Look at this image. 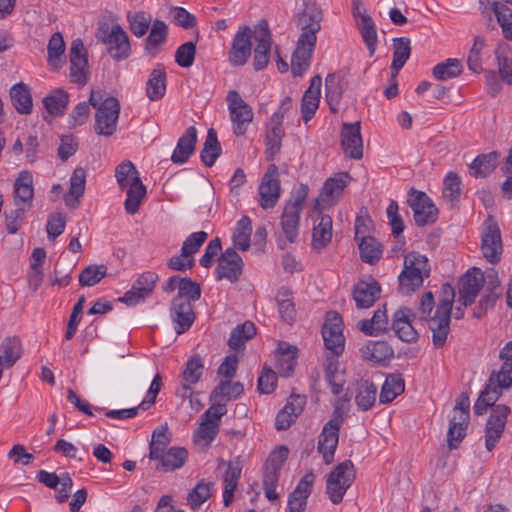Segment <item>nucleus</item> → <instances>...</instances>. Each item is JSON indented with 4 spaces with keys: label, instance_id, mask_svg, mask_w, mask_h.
Masks as SVG:
<instances>
[{
    "label": "nucleus",
    "instance_id": "obj_7",
    "mask_svg": "<svg viewBox=\"0 0 512 512\" xmlns=\"http://www.w3.org/2000/svg\"><path fill=\"white\" fill-rule=\"evenodd\" d=\"M226 101L233 126V133L236 136H242L247 132L249 124L253 121V109L241 98L236 90H231L227 93Z\"/></svg>",
    "mask_w": 512,
    "mask_h": 512
},
{
    "label": "nucleus",
    "instance_id": "obj_40",
    "mask_svg": "<svg viewBox=\"0 0 512 512\" xmlns=\"http://www.w3.org/2000/svg\"><path fill=\"white\" fill-rule=\"evenodd\" d=\"M388 318L386 305L378 308L371 319H364L358 323V328L361 332L370 336H377L381 332L387 330Z\"/></svg>",
    "mask_w": 512,
    "mask_h": 512
},
{
    "label": "nucleus",
    "instance_id": "obj_22",
    "mask_svg": "<svg viewBox=\"0 0 512 512\" xmlns=\"http://www.w3.org/2000/svg\"><path fill=\"white\" fill-rule=\"evenodd\" d=\"M149 458L155 462V469L172 472L181 468L187 458V450H149Z\"/></svg>",
    "mask_w": 512,
    "mask_h": 512
},
{
    "label": "nucleus",
    "instance_id": "obj_27",
    "mask_svg": "<svg viewBox=\"0 0 512 512\" xmlns=\"http://www.w3.org/2000/svg\"><path fill=\"white\" fill-rule=\"evenodd\" d=\"M221 464L227 465V470L224 474V490H223V504L225 507L231 505L233 501L234 491L237 488L239 478L241 476L244 461L238 457L234 460L225 462L221 461Z\"/></svg>",
    "mask_w": 512,
    "mask_h": 512
},
{
    "label": "nucleus",
    "instance_id": "obj_36",
    "mask_svg": "<svg viewBox=\"0 0 512 512\" xmlns=\"http://www.w3.org/2000/svg\"><path fill=\"white\" fill-rule=\"evenodd\" d=\"M166 71L162 64H158L150 73L146 83V95L151 101H158L166 92Z\"/></svg>",
    "mask_w": 512,
    "mask_h": 512
},
{
    "label": "nucleus",
    "instance_id": "obj_59",
    "mask_svg": "<svg viewBox=\"0 0 512 512\" xmlns=\"http://www.w3.org/2000/svg\"><path fill=\"white\" fill-rule=\"evenodd\" d=\"M500 358L503 360V365L497 374H492L494 383L497 390L500 392L502 389H507L512 386V355H504L500 351Z\"/></svg>",
    "mask_w": 512,
    "mask_h": 512
},
{
    "label": "nucleus",
    "instance_id": "obj_30",
    "mask_svg": "<svg viewBox=\"0 0 512 512\" xmlns=\"http://www.w3.org/2000/svg\"><path fill=\"white\" fill-rule=\"evenodd\" d=\"M197 143V130L194 126L188 127L178 139L176 148L171 156L175 164H184L194 153Z\"/></svg>",
    "mask_w": 512,
    "mask_h": 512
},
{
    "label": "nucleus",
    "instance_id": "obj_33",
    "mask_svg": "<svg viewBox=\"0 0 512 512\" xmlns=\"http://www.w3.org/2000/svg\"><path fill=\"white\" fill-rule=\"evenodd\" d=\"M86 186V171L82 167L74 169L70 177V187L68 193L64 196V201L67 207L71 209L78 208L80 198L85 192Z\"/></svg>",
    "mask_w": 512,
    "mask_h": 512
},
{
    "label": "nucleus",
    "instance_id": "obj_20",
    "mask_svg": "<svg viewBox=\"0 0 512 512\" xmlns=\"http://www.w3.org/2000/svg\"><path fill=\"white\" fill-rule=\"evenodd\" d=\"M70 77L72 82L84 85L87 82L88 59L81 39H75L70 47Z\"/></svg>",
    "mask_w": 512,
    "mask_h": 512
},
{
    "label": "nucleus",
    "instance_id": "obj_48",
    "mask_svg": "<svg viewBox=\"0 0 512 512\" xmlns=\"http://www.w3.org/2000/svg\"><path fill=\"white\" fill-rule=\"evenodd\" d=\"M500 391L494 383V377L490 376L489 382L485 389L480 393L477 401L474 404L473 410L476 415H482L486 412L487 408L493 406L500 396Z\"/></svg>",
    "mask_w": 512,
    "mask_h": 512
},
{
    "label": "nucleus",
    "instance_id": "obj_8",
    "mask_svg": "<svg viewBox=\"0 0 512 512\" xmlns=\"http://www.w3.org/2000/svg\"><path fill=\"white\" fill-rule=\"evenodd\" d=\"M120 114V104L117 98L107 97L98 106L95 113L94 129L98 135L111 136L116 131Z\"/></svg>",
    "mask_w": 512,
    "mask_h": 512
},
{
    "label": "nucleus",
    "instance_id": "obj_39",
    "mask_svg": "<svg viewBox=\"0 0 512 512\" xmlns=\"http://www.w3.org/2000/svg\"><path fill=\"white\" fill-rule=\"evenodd\" d=\"M499 156L497 151L478 155L469 166L470 175L475 178L487 177L497 167Z\"/></svg>",
    "mask_w": 512,
    "mask_h": 512
},
{
    "label": "nucleus",
    "instance_id": "obj_3",
    "mask_svg": "<svg viewBox=\"0 0 512 512\" xmlns=\"http://www.w3.org/2000/svg\"><path fill=\"white\" fill-rule=\"evenodd\" d=\"M115 177L120 189L126 190L125 210L128 214L134 215L146 196V187L130 161L122 162L116 167Z\"/></svg>",
    "mask_w": 512,
    "mask_h": 512
},
{
    "label": "nucleus",
    "instance_id": "obj_54",
    "mask_svg": "<svg viewBox=\"0 0 512 512\" xmlns=\"http://www.w3.org/2000/svg\"><path fill=\"white\" fill-rule=\"evenodd\" d=\"M243 391L244 387L241 382L223 380L215 387L211 394V398L229 401L240 397Z\"/></svg>",
    "mask_w": 512,
    "mask_h": 512
},
{
    "label": "nucleus",
    "instance_id": "obj_47",
    "mask_svg": "<svg viewBox=\"0 0 512 512\" xmlns=\"http://www.w3.org/2000/svg\"><path fill=\"white\" fill-rule=\"evenodd\" d=\"M276 301L281 319L287 324H292L296 320L292 292L287 288H281L276 295Z\"/></svg>",
    "mask_w": 512,
    "mask_h": 512
},
{
    "label": "nucleus",
    "instance_id": "obj_38",
    "mask_svg": "<svg viewBox=\"0 0 512 512\" xmlns=\"http://www.w3.org/2000/svg\"><path fill=\"white\" fill-rule=\"evenodd\" d=\"M377 396V386L366 379H361L355 383V402L362 411L370 410Z\"/></svg>",
    "mask_w": 512,
    "mask_h": 512
},
{
    "label": "nucleus",
    "instance_id": "obj_25",
    "mask_svg": "<svg viewBox=\"0 0 512 512\" xmlns=\"http://www.w3.org/2000/svg\"><path fill=\"white\" fill-rule=\"evenodd\" d=\"M34 188L31 172L23 170L14 182V204L27 210L33 205Z\"/></svg>",
    "mask_w": 512,
    "mask_h": 512
},
{
    "label": "nucleus",
    "instance_id": "obj_53",
    "mask_svg": "<svg viewBox=\"0 0 512 512\" xmlns=\"http://www.w3.org/2000/svg\"><path fill=\"white\" fill-rule=\"evenodd\" d=\"M127 21L130 31L137 38L143 37L153 23L152 16L144 11L128 12Z\"/></svg>",
    "mask_w": 512,
    "mask_h": 512
},
{
    "label": "nucleus",
    "instance_id": "obj_12",
    "mask_svg": "<svg viewBox=\"0 0 512 512\" xmlns=\"http://www.w3.org/2000/svg\"><path fill=\"white\" fill-rule=\"evenodd\" d=\"M481 251L484 258L491 264H496L501 259L503 251L501 233L498 224L492 219L485 222Z\"/></svg>",
    "mask_w": 512,
    "mask_h": 512
},
{
    "label": "nucleus",
    "instance_id": "obj_17",
    "mask_svg": "<svg viewBox=\"0 0 512 512\" xmlns=\"http://www.w3.org/2000/svg\"><path fill=\"white\" fill-rule=\"evenodd\" d=\"M315 475L312 470L306 472L294 490L289 493L287 500L288 512H304L307 501L312 493Z\"/></svg>",
    "mask_w": 512,
    "mask_h": 512
},
{
    "label": "nucleus",
    "instance_id": "obj_19",
    "mask_svg": "<svg viewBox=\"0 0 512 512\" xmlns=\"http://www.w3.org/2000/svg\"><path fill=\"white\" fill-rule=\"evenodd\" d=\"M243 260L234 248H227L218 259L216 275L218 280L227 279L230 282H236L243 269Z\"/></svg>",
    "mask_w": 512,
    "mask_h": 512
},
{
    "label": "nucleus",
    "instance_id": "obj_2",
    "mask_svg": "<svg viewBox=\"0 0 512 512\" xmlns=\"http://www.w3.org/2000/svg\"><path fill=\"white\" fill-rule=\"evenodd\" d=\"M443 297L439 300L434 316L430 314L434 308V296L432 292H426L422 295L418 313L421 319L428 321V327L432 332V342L435 348H441L445 345L450 332V321L455 290L449 283L442 285Z\"/></svg>",
    "mask_w": 512,
    "mask_h": 512
},
{
    "label": "nucleus",
    "instance_id": "obj_24",
    "mask_svg": "<svg viewBox=\"0 0 512 512\" xmlns=\"http://www.w3.org/2000/svg\"><path fill=\"white\" fill-rule=\"evenodd\" d=\"M306 397L299 394H291L285 406L278 412L275 419V427L277 430L288 429L295 421L298 415L304 409Z\"/></svg>",
    "mask_w": 512,
    "mask_h": 512
},
{
    "label": "nucleus",
    "instance_id": "obj_14",
    "mask_svg": "<svg viewBox=\"0 0 512 512\" xmlns=\"http://www.w3.org/2000/svg\"><path fill=\"white\" fill-rule=\"evenodd\" d=\"M253 31L249 26H242L233 37L229 51V62L233 66L244 65L251 56Z\"/></svg>",
    "mask_w": 512,
    "mask_h": 512
},
{
    "label": "nucleus",
    "instance_id": "obj_21",
    "mask_svg": "<svg viewBox=\"0 0 512 512\" xmlns=\"http://www.w3.org/2000/svg\"><path fill=\"white\" fill-rule=\"evenodd\" d=\"M348 177V173H339L337 176L326 180L319 197L316 199L315 208L323 210L335 204L347 186Z\"/></svg>",
    "mask_w": 512,
    "mask_h": 512
},
{
    "label": "nucleus",
    "instance_id": "obj_15",
    "mask_svg": "<svg viewBox=\"0 0 512 512\" xmlns=\"http://www.w3.org/2000/svg\"><path fill=\"white\" fill-rule=\"evenodd\" d=\"M361 124L343 123L341 128V146L344 154L355 160L363 157V140L361 136Z\"/></svg>",
    "mask_w": 512,
    "mask_h": 512
},
{
    "label": "nucleus",
    "instance_id": "obj_35",
    "mask_svg": "<svg viewBox=\"0 0 512 512\" xmlns=\"http://www.w3.org/2000/svg\"><path fill=\"white\" fill-rule=\"evenodd\" d=\"M285 135L282 123L274 122L270 119L266 127V159L268 161L273 160L274 157L280 152L282 146V139Z\"/></svg>",
    "mask_w": 512,
    "mask_h": 512
},
{
    "label": "nucleus",
    "instance_id": "obj_9",
    "mask_svg": "<svg viewBox=\"0 0 512 512\" xmlns=\"http://www.w3.org/2000/svg\"><path fill=\"white\" fill-rule=\"evenodd\" d=\"M253 37L256 42L253 66L260 71L268 65L271 54L272 34L267 20L262 19L254 26Z\"/></svg>",
    "mask_w": 512,
    "mask_h": 512
},
{
    "label": "nucleus",
    "instance_id": "obj_51",
    "mask_svg": "<svg viewBox=\"0 0 512 512\" xmlns=\"http://www.w3.org/2000/svg\"><path fill=\"white\" fill-rule=\"evenodd\" d=\"M2 363L6 368L12 367L21 357V342L16 337H7L0 344Z\"/></svg>",
    "mask_w": 512,
    "mask_h": 512
},
{
    "label": "nucleus",
    "instance_id": "obj_41",
    "mask_svg": "<svg viewBox=\"0 0 512 512\" xmlns=\"http://www.w3.org/2000/svg\"><path fill=\"white\" fill-rule=\"evenodd\" d=\"M393 60L391 64V77L395 79L401 68L410 57V39L406 37L393 39Z\"/></svg>",
    "mask_w": 512,
    "mask_h": 512
},
{
    "label": "nucleus",
    "instance_id": "obj_43",
    "mask_svg": "<svg viewBox=\"0 0 512 512\" xmlns=\"http://www.w3.org/2000/svg\"><path fill=\"white\" fill-rule=\"evenodd\" d=\"M11 102L18 113L30 114L33 103L28 87L20 82L13 85L10 89Z\"/></svg>",
    "mask_w": 512,
    "mask_h": 512
},
{
    "label": "nucleus",
    "instance_id": "obj_45",
    "mask_svg": "<svg viewBox=\"0 0 512 512\" xmlns=\"http://www.w3.org/2000/svg\"><path fill=\"white\" fill-rule=\"evenodd\" d=\"M332 238V218L329 215H321L319 222L313 228L312 246L321 250L328 245Z\"/></svg>",
    "mask_w": 512,
    "mask_h": 512
},
{
    "label": "nucleus",
    "instance_id": "obj_18",
    "mask_svg": "<svg viewBox=\"0 0 512 512\" xmlns=\"http://www.w3.org/2000/svg\"><path fill=\"white\" fill-rule=\"evenodd\" d=\"M510 408L506 405H497L493 408L485 430L486 448H494L503 434Z\"/></svg>",
    "mask_w": 512,
    "mask_h": 512
},
{
    "label": "nucleus",
    "instance_id": "obj_4",
    "mask_svg": "<svg viewBox=\"0 0 512 512\" xmlns=\"http://www.w3.org/2000/svg\"><path fill=\"white\" fill-rule=\"evenodd\" d=\"M430 275L428 258L418 252H410L404 258V267L398 276V290L401 294L409 295L423 285L425 278Z\"/></svg>",
    "mask_w": 512,
    "mask_h": 512
},
{
    "label": "nucleus",
    "instance_id": "obj_1",
    "mask_svg": "<svg viewBox=\"0 0 512 512\" xmlns=\"http://www.w3.org/2000/svg\"><path fill=\"white\" fill-rule=\"evenodd\" d=\"M303 6L295 17L296 27L301 31L291 59V72L295 77H301L310 66L323 20V12L314 1L304 0Z\"/></svg>",
    "mask_w": 512,
    "mask_h": 512
},
{
    "label": "nucleus",
    "instance_id": "obj_10",
    "mask_svg": "<svg viewBox=\"0 0 512 512\" xmlns=\"http://www.w3.org/2000/svg\"><path fill=\"white\" fill-rule=\"evenodd\" d=\"M408 203L418 226L432 224L437 220L438 209L426 193L411 188Z\"/></svg>",
    "mask_w": 512,
    "mask_h": 512
},
{
    "label": "nucleus",
    "instance_id": "obj_31",
    "mask_svg": "<svg viewBox=\"0 0 512 512\" xmlns=\"http://www.w3.org/2000/svg\"><path fill=\"white\" fill-rule=\"evenodd\" d=\"M411 310L403 307L398 309L392 319V329L396 336L404 342H413L417 339L418 333L410 320Z\"/></svg>",
    "mask_w": 512,
    "mask_h": 512
},
{
    "label": "nucleus",
    "instance_id": "obj_56",
    "mask_svg": "<svg viewBox=\"0 0 512 512\" xmlns=\"http://www.w3.org/2000/svg\"><path fill=\"white\" fill-rule=\"evenodd\" d=\"M492 12L502 29L504 38L512 40V10L505 4L494 1L492 3Z\"/></svg>",
    "mask_w": 512,
    "mask_h": 512
},
{
    "label": "nucleus",
    "instance_id": "obj_61",
    "mask_svg": "<svg viewBox=\"0 0 512 512\" xmlns=\"http://www.w3.org/2000/svg\"><path fill=\"white\" fill-rule=\"evenodd\" d=\"M107 275V267L101 265H89L82 270L79 275V284L81 286H94L98 284Z\"/></svg>",
    "mask_w": 512,
    "mask_h": 512
},
{
    "label": "nucleus",
    "instance_id": "obj_60",
    "mask_svg": "<svg viewBox=\"0 0 512 512\" xmlns=\"http://www.w3.org/2000/svg\"><path fill=\"white\" fill-rule=\"evenodd\" d=\"M212 486V482H206L204 479L197 483L187 496V503L191 509H198L211 496Z\"/></svg>",
    "mask_w": 512,
    "mask_h": 512
},
{
    "label": "nucleus",
    "instance_id": "obj_46",
    "mask_svg": "<svg viewBox=\"0 0 512 512\" xmlns=\"http://www.w3.org/2000/svg\"><path fill=\"white\" fill-rule=\"evenodd\" d=\"M221 152L222 149L217 138V133L213 128H210L200 153L201 161L207 167H211L221 155Z\"/></svg>",
    "mask_w": 512,
    "mask_h": 512
},
{
    "label": "nucleus",
    "instance_id": "obj_32",
    "mask_svg": "<svg viewBox=\"0 0 512 512\" xmlns=\"http://www.w3.org/2000/svg\"><path fill=\"white\" fill-rule=\"evenodd\" d=\"M148 31L149 34L145 40L144 51L147 55L154 57L167 41L168 26L164 21L156 19Z\"/></svg>",
    "mask_w": 512,
    "mask_h": 512
},
{
    "label": "nucleus",
    "instance_id": "obj_28",
    "mask_svg": "<svg viewBox=\"0 0 512 512\" xmlns=\"http://www.w3.org/2000/svg\"><path fill=\"white\" fill-rule=\"evenodd\" d=\"M348 81L341 75L330 73L325 79V97L332 113H337Z\"/></svg>",
    "mask_w": 512,
    "mask_h": 512
},
{
    "label": "nucleus",
    "instance_id": "obj_26",
    "mask_svg": "<svg viewBox=\"0 0 512 512\" xmlns=\"http://www.w3.org/2000/svg\"><path fill=\"white\" fill-rule=\"evenodd\" d=\"M380 293L381 287L376 280H361L354 286L352 296L358 309H367L373 306Z\"/></svg>",
    "mask_w": 512,
    "mask_h": 512
},
{
    "label": "nucleus",
    "instance_id": "obj_5",
    "mask_svg": "<svg viewBox=\"0 0 512 512\" xmlns=\"http://www.w3.org/2000/svg\"><path fill=\"white\" fill-rule=\"evenodd\" d=\"M97 39L107 46V52L115 61H122L130 56L131 48L128 34L119 24L111 27L107 25L99 27Z\"/></svg>",
    "mask_w": 512,
    "mask_h": 512
},
{
    "label": "nucleus",
    "instance_id": "obj_52",
    "mask_svg": "<svg viewBox=\"0 0 512 512\" xmlns=\"http://www.w3.org/2000/svg\"><path fill=\"white\" fill-rule=\"evenodd\" d=\"M255 334V325L250 321H246L243 324L237 325L231 331L228 339V345L231 349L238 350L244 345L245 341L253 338Z\"/></svg>",
    "mask_w": 512,
    "mask_h": 512
},
{
    "label": "nucleus",
    "instance_id": "obj_34",
    "mask_svg": "<svg viewBox=\"0 0 512 512\" xmlns=\"http://www.w3.org/2000/svg\"><path fill=\"white\" fill-rule=\"evenodd\" d=\"M301 212L300 208H295L294 205L284 206L280 225L282 232L289 243H294L297 240Z\"/></svg>",
    "mask_w": 512,
    "mask_h": 512
},
{
    "label": "nucleus",
    "instance_id": "obj_13",
    "mask_svg": "<svg viewBox=\"0 0 512 512\" xmlns=\"http://www.w3.org/2000/svg\"><path fill=\"white\" fill-rule=\"evenodd\" d=\"M260 206L263 209L273 208L280 197V181L278 179V168L275 164L268 167L259 185Z\"/></svg>",
    "mask_w": 512,
    "mask_h": 512
},
{
    "label": "nucleus",
    "instance_id": "obj_6",
    "mask_svg": "<svg viewBox=\"0 0 512 512\" xmlns=\"http://www.w3.org/2000/svg\"><path fill=\"white\" fill-rule=\"evenodd\" d=\"M288 451L289 450H272L264 463L262 488L265 497L271 502H275L279 499L276 488L279 484L281 469L288 458Z\"/></svg>",
    "mask_w": 512,
    "mask_h": 512
},
{
    "label": "nucleus",
    "instance_id": "obj_58",
    "mask_svg": "<svg viewBox=\"0 0 512 512\" xmlns=\"http://www.w3.org/2000/svg\"><path fill=\"white\" fill-rule=\"evenodd\" d=\"M462 72V65L458 59L449 58L438 63L432 70L433 76L441 81L458 77Z\"/></svg>",
    "mask_w": 512,
    "mask_h": 512
},
{
    "label": "nucleus",
    "instance_id": "obj_11",
    "mask_svg": "<svg viewBox=\"0 0 512 512\" xmlns=\"http://www.w3.org/2000/svg\"><path fill=\"white\" fill-rule=\"evenodd\" d=\"M322 336L326 349L330 350L333 356H338L343 352L345 343L343 322L337 312L330 311L327 313L322 327Z\"/></svg>",
    "mask_w": 512,
    "mask_h": 512
},
{
    "label": "nucleus",
    "instance_id": "obj_42",
    "mask_svg": "<svg viewBox=\"0 0 512 512\" xmlns=\"http://www.w3.org/2000/svg\"><path fill=\"white\" fill-rule=\"evenodd\" d=\"M325 378L330 386L331 392L338 395L342 392L345 384L344 372L339 369V362L335 356L327 357L325 361Z\"/></svg>",
    "mask_w": 512,
    "mask_h": 512
},
{
    "label": "nucleus",
    "instance_id": "obj_63",
    "mask_svg": "<svg viewBox=\"0 0 512 512\" xmlns=\"http://www.w3.org/2000/svg\"><path fill=\"white\" fill-rule=\"evenodd\" d=\"M204 370L203 360L200 355H193L185 365V369L182 372L184 382L189 384H196Z\"/></svg>",
    "mask_w": 512,
    "mask_h": 512
},
{
    "label": "nucleus",
    "instance_id": "obj_29",
    "mask_svg": "<svg viewBox=\"0 0 512 512\" xmlns=\"http://www.w3.org/2000/svg\"><path fill=\"white\" fill-rule=\"evenodd\" d=\"M321 85V76L315 75L310 81L309 88L304 92L301 102V114L305 123L314 117L316 110L318 109Z\"/></svg>",
    "mask_w": 512,
    "mask_h": 512
},
{
    "label": "nucleus",
    "instance_id": "obj_23",
    "mask_svg": "<svg viewBox=\"0 0 512 512\" xmlns=\"http://www.w3.org/2000/svg\"><path fill=\"white\" fill-rule=\"evenodd\" d=\"M170 316L176 324L177 334L187 331L195 320L192 303L189 300H182L180 297H174L171 301Z\"/></svg>",
    "mask_w": 512,
    "mask_h": 512
},
{
    "label": "nucleus",
    "instance_id": "obj_64",
    "mask_svg": "<svg viewBox=\"0 0 512 512\" xmlns=\"http://www.w3.org/2000/svg\"><path fill=\"white\" fill-rule=\"evenodd\" d=\"M195 55L196 42H185L176 49L175 62L182 68H189L194 63Z\"/></svg>",
    "mask_w": 512,
    "mask_h": 512
},
{
    "label": "nucleus",
    "instance_id": "obj_49",
    "mask_svg": "<svg viewBox=\"0 0 512 512\" xmlns=\"http://www.w3.org/2000/svg\"><path fill=\"white\" fill-rule=\"evenodd\" d=\"M357 26L363 41L365 42L367 49L372 56L376 50L377 31L373 19L366 13V10H364L363 14H361V19Z\"/></svg>",
    "mask_w": 512,
    "mask_h": 512
},
{
    "label": "nucleus",
    "instance_id": "obj_16",
    "mask_svg": "<svg viewBox=\"0 0 512 512\" xmlns=\"http://www.w3.org/2000/svg\"><path fill=\"white\" fill-rule=\"evenodd\" d=\"M484 285V274L476 267L470 268L460 280L459 299L462 306L474 303Z\"/></svg>",
    "mask_w": 512,
    "mask_h": 512
},
{
    "label": "nucleus",
    "instance_id": "obj_57",
    "mask_svg": "<svg viewBox=\"0 0 512 512\" xmlns=\"http://www.w3.org/2000/svg\"><path fill=\"white\" fill-rule=\"evenodd\" d=\"M443 198L452 206L461 196V178L455 172H449L443 180Z\"/></svg>",
    "mask_w": 512,
    "mask_h": 512
},
{
    "label": "nucleus",
    "instance_id": "obj_62",
    "mask_svg": "<svg viewBox=\"0 0 512 512\" xmlns=\"http://www.w3.org/2000/svg\"><path fill=\"white\" fill-rule=\"evenodd\" d=\"M351 486V478L348 477L346 481L340 482L339 480H336L329 476H327L326 480V493L329 496V499L333 504H339L342 502L343 497L348 490V488Z\"/></svg>",
    "mask_w": 512,
    "mask_h": 512
},
{
    "label": "nucleus",
    "instance_id": "obj_44",
    "mask_svg": "<svg viewBox=\"0 0 512 512\" xmlns=\"http://www.w3.org/2000/svg\"><path fill=\"white\" fill-rule=\"evenodd\" d=\"M405 390V383L404 379L400 374H389L384 384L382 385L380 394H379V401L380 403H390L392 402L397 396L402 394Z\"/></svg>",
    "mask_w": 512,
    "mask_h": 512
},
{
    "label": "nucleus",
    "instance_id": "obj_55",
    "mask_svg": "<svg viewBox=\"0 0 512 512\" xmlns=\"http://www.w3.org/2000/svg\"><path fill=\"white\" fill-rule=\"evenodd\" d=\"M252 233L251 220L247 216H243L236 225L233 233L234 246L242 251L250 248V237Z\"/></svg>",
    "mask_w": 512,
    "mask_h": 512
},
{
    "label": "nucleus",
    "instance_id": "obj_37",
    "mask_svg": "<svg viewBox=\"0 0 512 512\" xmlns=\"http://www.w3.org/2000/svg\"><path fill=\"white\" fill-rule=\"evenodd\" d=\"M42 102L50 116L61 117L69 104V93L62 88H56L48 93Z\"/></svg>",
    "mask_w": 512,
    "mask_h": 512
},
{
    "label": "nucleus",
    "instance_id": "obj_50",
    "mask_svg": "<svg viewBox=\"0 0 512 512\" xmlns=\"http://www.w3.org/2000/svg\"><path fill=\"white\" fill-rule=\"evenodd\" d=\"M360 257L368 264L376 263L382 256L380 243L371 236H362L358 242Z\"/></svg>",
    "mask_w": 512,
    "mask_h": 512
}]
</instances>
